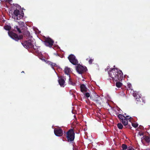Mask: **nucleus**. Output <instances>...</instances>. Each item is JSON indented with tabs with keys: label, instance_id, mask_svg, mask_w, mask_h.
<instances>
[{
	"label": "nucleus",
	"instance_id": "nucleus-1",
	"mask_svg": "<svg viewBox=\"0 0 150 150\" xmlns=\"http://www.w3.org/2000/svg\"><path fill=\"white\" fill-rule=\"evenodd\" d=\"M113 66V68H108L106 69V71L108 72L110 76L113 80L120 81L123 79V74L121 70Z\"/></svg>",
	"mask_w": 150,
	"mask_h": 150
},
{
	"label": "nucleus",
	"instance_id": "nucleus-2",
	"mask_svg": "<svg viewBox=\"0 0 150 150\" xmlns=\"http://www.w3.org/2000/svg\"><path fill=\"white\" fill-rule=\"evenodd\" d=\"M117 115L118 117L120 120V121L122 122L124 126L127 125L126 128L131 129L132 127H131L130 125H128V119L129 120L131 119V117L128 118L127 117H129L128 116L125 117L121 114H118V113L117 114Z\"/></svg>",
	"mask_w": 150,
	"mask_h": 150
},
{
	"label": "nucleus",
	"instance_id": "nucleus-3",
	"mask_svg": "<svg viewBox=\"0 0 150 150\" xmlns=\"http://www.w3.org/2000/svg\"><path fill=\"white\" fill-rule=\"evenodd\" d=\"M24 13L23 11H20L19 10L16 9L14 11L12 14V18L15 21L20 20L23 18Z\"/></svg>",
	"mask_w": 150,
	"mask_h": 150
},
{
	"label": "nucleus",
	"instance_id": "nucleus-4",
	"mask_svg": "<svg viewBox=\"0 0 150 150\" xmlns=\"http://www.w3.org/2000/svg\"><path fill=\"white\" fill-rule=\"evenodd\" d=\"M66 138L68 142H71L73 141L75 138V133L73 129L69 130L66 133Z\"/></svg>",
	"mask_w": 150,
	"mask_h": 150
},
{
	"label": "nucleus",
	"instance_id": "nucleus-5",
	"mask_svg": "<svg viewBox=\"0 0 150 150\" xmlns=\"http://www.w3.org/2000/svg\"><path fill=\"white\" fill-rule=\"evenodd\" d=\"M34 41L32 39H30L28 40H26L24 42L21 43L23 46L26 48H33L35 50L36 49V48L34 47Z\"/></svg>",
	"mask_w": 150,
	"mask_h": 150
},
{
	"label": "nucleus",
	"instance_id": "nucleus-6",
	"mask_svg": "<svg viewBox=\"0 0 150 150\" xmlns=\"http://www.w3.org/2000/svg\"><path fill=\"white\" fill-rule=\"evenodd\" d=\"M8 35L12 39L16 41H18L19 40L22 39L23 36L21 35H18L16 33L12 31H9L8 32Z\"/></svg>",
	"mask_w": 150,
	"mask_h": 150
},
{
	"label": "nucleus",
	"instance_id": "nucleus-7",
	"mask_svg": "<svg viewBox=\"0 0 150 150\" xmlns=\"http://www.w3.org/2000/svg\"><path fill=\"white\" fill-rule=\"evenodd\" d=\"M68 59L70 62L74 65L77 66H81L80 64H78V61L76 59L75 56L72 54L70 55L68 57Z\"/></svg>",
	"mask_w": 150,
	"mask_h": 150
},
{
	"label": "nucleus",
	"instance_id": "nucleus-8",
	"mask_svg": "<svg viewBox=\"0 0 150 150\" xmlns=\"http://www.w3.org/2000/svg\"><path fill=\"white\" fill-rule=\"evenodd\" d=\"M44 42L46 46L51 47L53 45L54 41L51 38H48L45 39Z\"/></svg>",
	"mask_w": 150,
	"mask_h": 150
},
{
	"label": "nucleus",
	"instance_id": "nucleus-9",
	"mask_svg": "<svg viewBox=\"0 0 150 150\" xmlns=\"http://www.w3.org/2000/svg\"><path fill=\"white\" fill-rule=\"evenodd\" d=\"M76 70L77 72L80 74H82L86 71L87 69L86 66H76Z\"/></svg>",
	"mask_w": 150,
	"mask_h": 150
},
{
	"label": "nucleus",
	"instance_id": "nucleus-10",
	"mask_svg": "<svg viewBox=\"0 0 150 150\" xmlns=\"http://www.w3.org/2000/svg\"><path fill=\"white\" fill-rule=\"evenodd\" d=\"M54 132L56 136L61 137L63 134V130L60 128H55L54 130Z\"/></svg>",
	"mask_w": 150,
	"mask_h": 150
},
{
	"label": "nucleus",
	"instance_id": "nucleus-11",
	"mask_svg": "<svg viewBox=\"0 0 150 150\" xmlns=\"http://www.w3.org/2000/svg\"><path fill=\"white\" fill-rule=\"evenodd\" d=\"M93 100L96 102V103L98 105H101V102L102 101L101 98L100 97L97 96V97L94 99H93Z\"/></svg>",
	"mask_w": 150,
	"mask_h": 150
},
{
	"label": "nucleus",
	"instance_id": "nucleus-12",
	"mask_svg": "<svg viewBox=\"0 0 150 150\" xmlns=\"http://www.w3.org/2000/svg\"><path fill=\"white\" fill-rule=\"evenodd\" d=\"M64 71L65 73L69 77H70L69 74L72 72L71 69L68 67H66L64 69Z\"/></svg>",
	"mask_w": 150,
	"mask_h": 150
},
{
	"label": "nucleus",
	"instance_id": "nucleus-13",
	"mask_svg": "<svg viewBox=\"0 0 150 150\" xmlns=\"http://www.w3.org/2000/svg\"><path fill=\"white\" fill-rule=\"evenodd\" d=\"M40 59L42 61H44L48 65H50V66H56V65L55 63H52L47 60H45L43 57H40Z\"/></svg>",
	"mask_w": 150,
	"mask_h": 150
},
{
	"label": "nucleus",
	"instance_id": "nucleus-14",
	"mask_svg": "<svg viewBox=\"0 0 150 150\" xmlns=\"http://www.w3.org/2000/svg\"><path fill=\"white\" fill-rule=\"evenodd\" d=\"M58 82L59 84L61 87H64V79L61 77L58 80Z\"/></svg>",
	"mask_w": 150,
	"mask_h": 150
},
{
	"label": "nucleus",
	"instance_id": "nucleus-15",
	"mask_svg": "<svg viewBox=\"0 0 150 150\" xmlns=\"http://www.w3.org/2000/svg\"><path fill=\"white\" fill-rule=\"evenodd\" d=\"M81 91V92H86L87 91V88L86 86L84 84H82L80 85Z\"/></svg>",
	"mask_w": 150,
	"mask_h": 150
},
{
	"label": "nucleus",
	"instance_id": "nucleus-16",
	"mask_svg": "<svg viewBox=\"0 0 150 150\" xmlns=\"http://www.w3.org/2000/svg\"><path fill=\"white\" fill-rule=\"evenodd\" d=\"M142 140L143 139L147 143H149L150 142V139L148 136H144L143 137L141 138Z\"/></svg>",
	"mask_w": 150,
	"mask_h": 150
},
{
	"label": "nucleus",
	"instance_id": "nucleus-17",
	"mask_svg": "<svg viewBox=\"0 0 150 150\" xmlns=\"http://www.w3.org/2000/svg\"><path fill=\"white\" fill-rule=\"evenodd\" d=\"M21 28L18 26H16L14 27V31L16 32H18L19 33H21Z\"/></svg>",
	"mask_w": 150,
	"mask_h": 150
},
{
	"label": "nucleus",
	"instance_id": "nucleus-18",
	"mask_svg": "<svg viewBox=\"0 0 150 150\" xmlns=\"http://www.w3.org/2000/svg\"><path fill=\"white\" fill-rule=\"evenodd\" d=\"M19 26L20 27L23 29V28L25 26V23L23 22H18Z\"/></svg>",
	"mask_w": 150,
	"mask_h": 150
},
{
	"label": "nucleus",
	"instance_id": "nucleus-19",
	"mask_svg": "<svg viewBox=\"0 0 150 150\" xmlns=\"http://www.w3.org/2000/svg\"><path fill=\"white\" fill-rule=\"evenodd\" d=\"M4 28L5 30H8L9 31L11 29V27L10 25H6L4 26Z\"/></svg>",
	"mask_w": 150,
	"mask_h": 150
},
{
	"label": "nucleus",
	"instance_id": "nucleus-20",
	"mask_svg": "<svg viewBox=\"0 0 150 150\" xmlns=\"http://www.w3.org/2000/svg\"><path fill=\"white\" fill-rule=\"evenodd\" d=\"M93 59H92L91 58L89 57L86 59V60L88 61L89 64H91L93 62Z\"/></svg>",
	"mask_w": 150,
	"mask_h": 150
},
{
	"label": "nucleus",
	"instance_id": "nucleus-21",
	"mask_svg": "<svg viewBox=\"0 0 150 150\" xmlns=\"http://www.w3.org/2000/svg\"><path fill=\"white\" fill-rule=\"evenodd\" d=\"M121 147L122 149L123 150H126V149H128L127 146L125 144H123L122 145Z\"/></svg>",
	"mask_w": 150,
	"mask_h": 150
},
{
	"label": "nucleus",
	"instance_id": "nucleus-22",
	"mask_svg": "<svg viewBox=\"0 0 150 150\" xmlns=\"http://www.w3.org/2000/svg\"><path fill=\"white\" fill-rule=\"evenodd\" d=\"M122 85V83L119 82H117L116 83V86L118 88L120 87Z\"/></svg>",
	"mask_w": 150,
	"mask_h": 150
},
{
	"label": "nucleus",
	"instance_id": "nucleus-23",
	"mask_svg": "<svg viewBox=\"0 0 150 150\" xmlns=\"http://www.w3.org/2000/svg\"><path fill=\"white\" fill-rule=\"evenodd\" d=\"M69 84L72 86L75 85V83L73 82V81L70 78V77H69Z\"/></svg>",
	"mask_w": 150,
	"mask_h": 150
},
{
	"label": "nucleus",
	"instance_id": "nucleus-24",
	"mask_svg": "<svg viewBox=\"0 0 150 150\" xmlns=\"http://www.w3.org/2000/svg\"><path fill=\"white\" fill-rule=\"evenodd\" d=\"M117 126L119 129H121L123 128V126L121 123H118L117 124Z\"/></svg>",
	"mask_w": 150,
	"mask_h": 150
},
{
	"label": "nucleus",
	"instance_id": "nucleus-25",
	"mask_svg": "<svg viewBox=\"0 0 150 150\" xmlns=\"http://www.w3.org/2000/svg\"><path fill=\"white\" fill-rule=\"evenodd\" d=\"M132 126L134 128H137L138 126V124L137 123H132Z\"/></svg>",
	"mask_w": 150,
	"mask_h": 150
},
{
	"label": "nucleus",
	"instance_id": "nucleus-26",
	"mask_svg": "<svg viewBox=\"0 0 150 150\" xmlns=\"http://www.w3.org/2000/svg\"><path fill=\"white\" fill-rule=\"evenodd\" d=\"M85 96L87 97V98H88L90 97V98L91 99V97L90 96V93H86L85 94Z\"/></svg>",
	"mask_w": 150,
	"mask_h": 150
},
{
	"label": "nucleus",
	"instance_id": "nucleus-27",
	"mask_svg": "<svg viewBox=\"0 0 150 150\" xmlns=\"http://www.w3.org/2000/svg\"><path fill=\"white\" fill-rule=\"evenodd\" d=\"M127 86L128 87V88H129L130 89H132V87L131 84L130 83H129L128 84Z\"/></svg>",
	"mask_w": 150,
	"mask_h": 150
},
{
	"label": "nucleus",
	"instance_id": "nucleus-28",
	"mask_svg": "<svg viewBox=\"0 0 150 150\" xmlns=\"http://www.w3.org/2000/svg\"><path fill=\"white\" fill-rule=\"evenodd\" d=\"M127 150H135L132 146H130L127 149Z\"/></svg>",
	"mask_w": 150,
	"mask_h": 150
},
{
	"label": "nucleus",
	"instance_id": "nucleus-29",
	"mask_svg": "<svg viewBox=\"0 0 150 150\" xmlns=\"http://www.w3.org/2000/svg\"><path fill=\"white\" fill-rule=\"evenodd\" d=\"M140 98V97L138 96L137 97L135 98V99L137 101H139V98Z\"/></svg>",
	"mask_w": 150,
	"mask_h": 150
},
{
	"label": "nucleus",
	"instance_id": "nucleus-30",
	"mask_svg": "<svg viewBox=\"0 0 150 150\" xmlns=\"http://www.w3.org/2000/svg\"><path fill=\"white\" fill-rule=\"evenodd\" d=\"M132 95L135 98H136V97H137L138 96H137V94L135 93H133Z\"/></svg>",
	"mask_w": 150,
	"mask_h": 150
},
{
	"label": "nucleus",
	"instance_id": "nucleus-31",
	"mask_svg": "<svg viewBox=\"0 0 150 150\" xmlns=\"http://www.w3.org/2000/svg\"><path fill=\"white\" fill-rule=\"evenodd\" d=\"M139 135L140 136H141L143 135H144V133H140L139 132Z\"/></svg>",
	"mask_w": 150,
	"mask_h": 150
},
{
	"label": "nucleus",
	"instance_id": "nucleus-32",
	"mask_svg": "<svg viewBox=\"0 0 150 150\" xmlns=\"http://www.w3.org/2000/svg\"><path fill=\"white\" fill-rule=\"evenodd\" d=\"M22 73H24V71H22V72H21Z\"/></svg>",
	"mask_w": 150,
	"mask_h": 150
},
{
	"label": "nucleus",
	"instance_id": "nucleus-33",
	"mask_svg": "<svg viewBox=\"0 0 150 150\" xmlns=\"http://www.w3.org/2000/svg\"><path fill=\"white\" fill-rule=\"evenodd\" d=\"M52 67L53 68V66H52Z\"/></svg>",
	"mask_w": 150,
	"mask_h": 150
},
{
	"label": "nucleus",
	"instance_id": "nucleus-34",
	"mask_svg": "<svg viewBox=\"0 0 150 150\" xmlns=\"http://www.w3.org/2000/svg\"><path fill=\"white\" fill-rule=\"evenodd\" d=\"M123 150V149H122V150Z\"/></svg>",
	"mask_w": 150,
	"mask_h": 150
}]
</instances>
